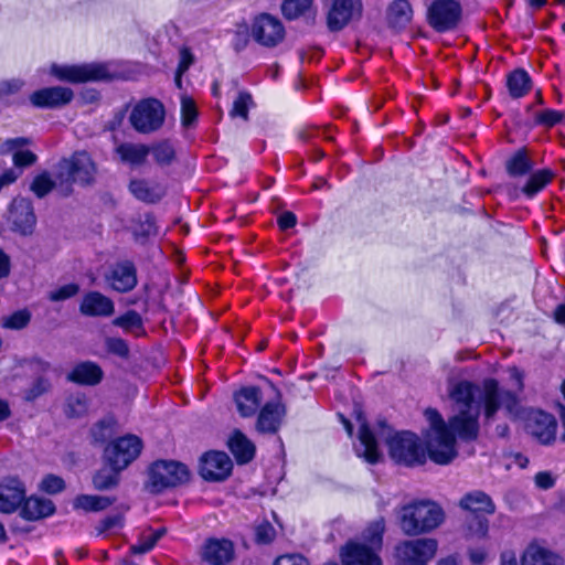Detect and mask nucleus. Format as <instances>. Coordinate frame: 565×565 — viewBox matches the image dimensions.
<instances>
[{
    "label": "nucleus",
    "instance_id": "1",
    "mask_svg": "<svg viewBox=\"0 0 565 565\" xmlns=\"http://www.w3.org/2000/svg\"><path fill=\"white\" fill-rule=\"evenodd\" d=\"M398 526L407 536H418L437 529L445 520V512L431 500H413L398 512Z\"/></svg>",
    "mask_w": 565,
    "mask_h": 565
},
{
    "label": "nucleus",
    "instance_id": "2",
    "mask_svg": "<svg viewBox=\"0 0 565 565\" xmlns=\"http://www.w3.org/2000/svg\"><path fill=\"white\" fill-rule=\"evenodd\" d=\"M391 460L405 468L422 467L430 460V446L412 430H397L386 438Z\"/></svg>",
    "mask_w": 565,
    "mask_h": 565
},
{
    "label": "nucleus",
    "instance_id": "3",
    "mask_svg": "<svg viewBox=\"0 0 565 565\" xmlns=\"http://www.w3.org/2000/svg\"><path fill=\"white\" fill-rule=\"evenodd\" d=\"M429 428L423 431V438L430 446V461L439 466L449 465L458 455L454 431L438 412L428 407L425 411Z\"/></svg>",
    "mask_w": 565,
    "mask_h": 565
},
{
    "label": "nucleus",
    "instance_id": "4",
    "mask_svg": "<svg viewBox=\"0 0 565 565\" xmlns=\"http://www.w3.org/2000/svg\"><path fill=\"white\" fill-rule=\"evenodd\" d=\"M96 168L89 154L85 151L74 152L70 158H62L57 163L56 179L63 196L73 193L74 183L82 186L95 182Z\"/></svg>",
    "mask_w": 565,
    "mask_h": 565
},
{
    "label": "nucleus",
    "instance_id": "5",
    "mask_svg": "<svg viewBox=\"0 0 565 565\" xmlns=\"http://www.w3.org/2000/svg\"><path fill=\"white\" fill-rule=\"evenodd\" d=\"M191 479L189 467L178 460L158 459L149 466L148 484L152 493H161L188 483Z\"/></svg>",
    "mask_w": 565,
    "mask_h": 565
},
{
    "label": "nucleus",
    "instance_id": "6",
    "mask_svg": "<svg viewBox=\"0 0 565 565\" xmlns=\"http://www.w3.org/2000/svg\"><path fill=\"white\" fill-rule=\"evenodd\" d=\"M143 441L134 434L115 437L103 448L102 462L126 470L141 454Z\"/></svg>",
    "mask_w": 565,
    "mask_h": 565
},
{
    "label": "nucleus",
    "instance_id": "7",
    "mask_svg": "<svg viewBox=\"0 0 565 565\" xmlns=\"http://www.w3.org/2000/svg\"><path fill=\"white\" fill-rule=\"evenodd\" d=\"M438 550L436 539L404 540L394 547V565H429Z\"/></svg>",
    "mask_w": 565,
    "mask_h": 565
},
{
    "label": "nucleus",
    "instance_id": "8",
    "mask_svg": "<svg viewBox=\"0 0 565 565\" xmlns=\"http://www.w3.org/2000/svg\"><path fill=\"white\" fill-rule=\"evenodd\" d=\"M51 74L57 79L72 83L84 84L88 82H110L114 75L103 63H85L73 65L51 66Z\"/></svg>",
    "mask_w": 565,
    "mask_h": 565
},
{
    "label": "nucleus",
    "instance_id": "9",
    "mask_svg": "<svg viewBox=\"0 0 565 565\" xmlns=\"http://www.w3.org/2000/svg\"><path fill=\"white\" fill-rule=\"evenodd\" d=\"M461 19L462 7L458 0H433L426 11V22L437 33L456 30Z\"/></svg>",
    "mask_w": 565,
    "mask_h": 565
},
{
    "label": "nucleus",
    "instance_id": "10",
    "mask_svg": "<svg viewBox=\"0 0 565 565\" xmlns=\"http://www.w3.org/2000/svg\"><path fill=\"white\" fill-rule=\"evenodd\" d=\"M166 110L161 100L148 97L139 100L132 108L129 120L134 129L149 134L160 129L164 122Z\"/></svg>",
    "mask_w": 565,
    "mask_h": 565
},
{
    "label": "nucleus",
    "instance_id": "11",
    "mask_svg": "<svg viewBox=\"0 0 565 565\" xmlns=\"http://www.w3.org/2000/svg\"><path fill=\"white\" fill-rule=\"evenodd\" d=\"M260 379L275 392L276 401L266 402L259 409L256 419V429L260 434L275 435L279 431L287 415V407L281 402V392L267 376Z\"/></svg>",
    "mask_w": 565,
    "mask_h": 565
},
{
    "label": "nucleus",
    "instance_id": "12",
    "mask_svg": "<svg viewBox=\"0 0 565 565\" xmlns=\"http://www.w3.org/2000/svg\"><path fill=\"white\" fill-rule=\"evenodd\" d=\"M250 35L257 44L271 49L285 40L286 29L277 17L260 12L252 20Z\"/></svg>",
    "mask_w": 565,
    "mask_h": 565
},
{
    "label": "nucleus",
    "instance_id": "13",
    "mask_svg": "<svg viewBox=\"0 0 565 565\" xmlns=\"http://www.w3.org/2000/svg\"><path fill=\"white\" fill-rule=\"evenodd\" d=\"M36 215L33 202L23 196H15L8 206L7 222L11 232L28 237L36 227Z\"/></svg>",
    "mask_w": 565,
    "mask_h": 565
},
{
    "label": "nucleus",
    "instance_id": "14",
    "mask_svg": "<svg viewBox=\"0 0 565 565\" xmlns=\"http://www.w3.org/2000/svg\"><path fill=\"white\" fill-rule=\"evenodd\" d=\"M322 3L327 29L332 33L342 31L355 17L362 14V0H322Z\"/></svg>",
    "mask_w": 565,
    "mask_h": 565
},
{
    "label": "nucleus",
    "instance_id": "15",
    "mask_svg": "<svg viewBox=\"0 0 565 565\" xmlns=\"http://www.w3.org/2000/svg\"><path fill=\"white\" fill-rule=\"evenodd\" d=\"M233 470V463L226 452L209 450L199 462V475L205 481L220 482L227 479Z\"/></svg>",
    "mask_w": 565,
    "mask_h": 565
},
{
    "label": "nucleus",
    "instance_id": "16",
    "mask_svg": "<svg viewBox=\"0 0 565 565\" xmlns=\"http://www.w3.org/2000/svg\"><path fill=\"white\" fill-rule=\"evenodd\" d=\"M107 286L119 294H127L138 285V271L130 259L115 263L105 275Z\"/></svg>",
    "mask_w": 565,
    "mask_h": 565
},
{
    "label": "nucleus",
    "instance_id": "17",
    "mask_svg": "<svg viewBox=\"0 0 565 565\" xmlns=\"http://www.w3.org/2000/svg\"><path fill=\"white\" fill-rule=\"evenodd\" d=\"M74 98L70 87L51 86L34 90L29 99L39 109H56L68 105Z\"/></svg>",
    "mask_w": 565,
    "mask_h": 565
},
{
    "label": "nucleus",
    "instance_id": "18",
    "mask_svg": "<svg viewBox=\"0 0 565 565\" xmlns=\"http://www.w3.org/2000/svg\"><path fill=\"white\" fill-rule=\"evenodd\" d=\"M526 426L531 435L543 445H551L556 439V418L545 411H534L529 416Z\"/></svg>",
    "mask_w": 565,
    "mask_h": 565
},
{
    "label": "nucleus",
    "instance_id": "19",
    "mask_svg": "<svg viewBox=\"0 0 565 565\" xmlns=\"http://www.w3.org/2000/svg\"><path fill=\"white\" fill-rule=\"evenodd\" d=\"M25 499V488L18 477H7L0 483V512L13 513Z\"/></svg>",
    "mask_w": 565,
    "mask_h": 565
},
{
    "label": "nucleus",
    "instance_id": "20",
    "mask_svg": "<svg viewBox=\"0 0 565 565\" xmlns=\"http://www.w3.org/2000/svg\"><path fill=\"white\" fill-rule=\"evenodd\" d=\"M234 556V544L228 539L210 537L202 546V561L209 565H226Z\"/></svg>",
    "mask_w": 565,
    "mask_h": 565
},
{
    "label": "nucleus",
    "instance_id": "21",
    "mask_svg": "<svg viewBox=\"0 0 565 565\" xmlns=\"http://www.w3.org/2000/svg\"><path fill=\"white\" fill-rule=\"evenodd\" d=\"M343 565H383L380 555L371 546L349 541L341 550Z\"/></svg>",
    "mask_w": 565,
    "mask_h": 565
},
{
    "label": "nucleus",
    "instance_id": "22",
    "mask_svg": "<svg viewBox=\"0 0 565 565\" xmlns=\"http://www.w3.org/2000/svg\"><path fill=\"white\" fill-rule=\"evenodd\" d=\"M79 312L85 317H110L115 312V303L100 291L90 290L83 296Z\"/></svg>",
    "mask_w": 565,
    "mask_h": 565
},
{
    "label": "nucleus",
    "instance_id": "23",
    "mask_svg": "<svg viewBox=\"0 0 565 565\" xmlns=\"http://www.w3.org/2000/svg\"><path fill=\"white\" fill-rule=\"evenodd\" d=\"M237 413L243 418L253 417L262 407L263 392L259 386H242L233 394Z\"/></svg>",
    "mask_w": 565,
    "mask_h": 565
},
{
    "label": "nucleus",
    "instance_id": "24",
    "mask_svg": "<svg viewBox=\"0 0 565 565\" xmlns=\"http://www.w3.org/2000/svg\"><path fill=\"white\" fill-rule=\"evenodd\" d=\"M414 17V10L408 0H393L385 12L387 28L395 33L406 30Z\"/></svg>",
    "mask_w": 565,
    "mask_h": 565
},
{
    "label": "nucleus",
    "instance_id": "25",
    "mask_svg": "<svg viewBox=\"0 0 565 565\" xmlns=\"http://www.w3.org/2000/svg\"><path fill=\"white\" fill-rule=\"evenodd\" d=\"M104 379V371L97 362L82 361L68 372L66 380L82 386H95Z\"/></svg>",
    "mask_w": 565,
    "mask_h": 565
},
{
    "label": "nucleus",
    "instance_id": "26",
    "mask_svg": "<svg viewBox=\"0 0 565 565\" xmlns=\"http://www.w3.org/2000/svg\"><path fill=\"white\" fill-rule=\"evenodd\" d=\"M449 428L465 441H473L479 435L478 416L470 414V411L460 409L457 415L449 418Z\"/></svg>",
    "mask_w": 565,
    "mask_h": 565
},
{
    "label": "nucleus",
    "instance_id": "27",
    "mask_svg": "<svg viewBox=\"0 0 565 565\" xmlns=\"http://www.w3.org/2000/svg\"><path fill=\"white\" fill-rule=\"evenodd\" d=\"M315 0H284L280 6L281 14L287 21H295L303 18L305 23L313 26L317 22V9L313 8Z\"/></svg>",
    "mask_w": 565,
    "mask_h": 565
},
{
    "label": "nucleus",
    "instance_id": "28",
    "mask_svg": "<svg viewBox=\"0 0 565 565\" xmlns=\"http://www.w3.org/2000/svg\"><path fill=\"white\" fill-rule=\"evenodd\" d=\"M227 448L233 455L237 465L250 462L256 455L254 443L241 430L234 429L227 440Z\"/></svg>",
    "mask_w": 565,
    "mask_h": 565
},
{
    "label": "nucleus",
    "instance_id": "29",
    "mask_svg": "<svg viewBox=\"0 0 565 565\" xmlns=\"http://www.w3.org/2000/svg\"><path fill=\"white\" fill-rule=\"evenodd\" d=\"M131 195L146 204H157L166 196V189L160 183L150 184L145 179H131L128 183Z\"/></svg>",
    "mask_w": 565,
    "mask_h": 565
},
{
    "label": "nucleus",
    "instance_id": "30",
    "mask_svg": "<svg viewBox=\"0 0 565 565\" xmlns=\"http://www.w3.org/2000/svg\"><path fill=\"white\" fill-rule=\"evenodd\" d=\"M56 507L52 500L30 497L24 499L20 508V516L25 521H38L53 515Z\"/></svg>",
    "mask_w": 565,
    "mask_h": 565
},
{
    "label": "nucleus",
    "instance_id": "31",
    "mask_svg": "<svg viewBox=\"0 0 565 565\" xmlns=\"http://www.w3.org/2000/svg\"><path fill=\"white\" fill-rule=\"evenodd\" d=\"M502 390H500L499 381L494 377H487L482 381L481 401L483 405V415L487 419H491L501 408Z\"/></svg>",
    "mask_w": 565,
    "mask_h": 565
},
{
    "label": "nucleus",
    "instance_id": "32",
    "mask_svg": "<svg viewBox=\"0 0 565 565\" xmlns=\"http://www.w3.org/2000/svg\"><path fill=\"white\" fill-rule=\"evenodd\" d=\"M460 507L475 514L491 515L495 512V504L491 497L481 490H475L466 493L460 500Z\"/></svg>",
    "mask_w": 565,
    "mask_h": 565
},
{
    "label": "nucleus",
    "instance_id": "33",
    "mask_svg": "<svg viewBox=\"0 0 565 565\" xmlns=\"http://www.w3.org/2000/svg\"><path fill=\"white\" fill-rule=\"evenodd\" d=\"M562 558L551 550L531 542L522 553L521 565H561Z\"/></svg>",
    "mask_w": 565,
    "mask_h": 565
},
{
    "label": "nucleus",
    "instance_id": "34",
    "mask_svg": "<svg viewBox=\"0 0 565 565\" xmlns=\"http://www.w3.org/2000/svg\"><path fill=\"white\" fill-rule=\"evenodd\" d=\"M118 422L113 414H108L94 423L89 429L90 444L94 447H105L113 439Z\"/></svg>",
    "mask_w": 565,
    "mask_h": 565
},
{
    "label": "nucleus",
    "instance_id": "35",
    "mask_svg": "<svg viewBox=\"0 0 565 565\" xmlns=\"http://www.w3.org/2000/svg\"><path fill=\"white\" fill-rule=\"evenodd\" d=\"M359 440L364 448L360 456L367 463L376 465L381 460L382 454L379 449L376 437L365 419H363L359 427Z\"/></svg>",
    "mask_w": 565,
    "mask_h": 565
},
{
    "label": "nucleus",
    "instance_id": "36",
    "mask_svg": "<svg viewBox=\"0 0 565 565\" xmlns=\"http://www.w3.org/2000/svg\"><path fill=\"white\" fill-rule=\"evenodd\" d=\"M116 153L121 162L140 167L146 163L150 147L145 143L121 142L116 147Z\"/></svg>",
    "mask_w": 565,
    "mask_h": 565
},
{
    "label": "nucleus",
    "instance_id": "37",
    "mask_svg": "<svg viewBox=\"0 0 565 565\" xmlns=\"http://www.w3.org/2000/svg\"><path fill=\"white\" fill-rule=\"evenodd\" d=\"M115 501L116 497L81 493L74 498L72 507L73 510L85 513L100 512L113 505Z\"/></svg>",
    "mask_w": 565,
    "mask_h": 565
},
{
    "label": "nucleus",
    "instance_id": "38",
    "mask_svg": "<svg viewBox=\"0 0 565 565\" xmlns=\"http://www.w3.org/2000/svg\"><path fill=\"white\" fill-rule=\"evenodd\" d=\"M532 78L524 68H515L507 75V88L513 99L526 96L532 89Z\"/></svg>",
    "mask_w": 565,
    "mask_h": 565
},
{
    "label": "nucleus",
    "instance_id": "39",
    "mask_svg": "<svg viewBox=\"0 0 565 565\" xmlns=\"http://www.w3.org/2000/svg\"><path fill=\"white\" fill-rule=\"evenodd\" d=\"M555 172L550 168H543L530 174L521 191L527 200L534 199L554 179Z\"/></svg>",
    "mask_w": 565,
    "mask_h": 565
},
{
    "label": "nucleus",
    "instance_id": "40",
    "mask_svg": "<svg viewBox=\"0 0 565 565\" xmlns=\"http://www.w3.org/2000/svg\"><path fill=\"white\" fill-rule=\"evenodd\" d=\"M121 470L115 466L104 465L92 476V484L97 491L116 489L121 479Z\"/></svg>",
    "mask_w": 565,
    "mask_h": 565
},
{
    "label": "nucleus",
    "instance_id": "41",
    "mask_svg": "<svg viewBox=\"0 0 565 565\" xmlns=\"http://www.w3.org/2000/svg\"><path fill=\"white\" fill-rule=\"evenodd\" d=\"M478 392L479 387L476 383L462 380L452 386L449 396L456 404L462 407L461 409L470 411L475 404Z\"/></svg>",
    "mask_w": 565,
    "mask_h": 565
},
{
    "label": "nucleus",
    "instance_id": "42",
    "mask_svg": "<svg viewBox=\"0 0 565 565\" xmlns=\"http://www.w3.org/2000/svg\"><path fill=\"white\" fill-rule=\"evenodd\" d=\"M132 223L135 225L132 228L134 239L141 245L148 243L150 237L157 236L159 233L157 220L152 212H147L143 217L132 220Z\"/></svg>",
    "mask_w": 565,
    "mask_h": 565
},
{
    "label": "nucleus",
    "instance_id": "43",
    "mask_svg": "<svg viewBox=\"0 0 565 565\" xmlns=\"http://www.w3.org/2000/svg\"><path fill=\"white\" fill-rule=\"evenodd\" d=\"M533 169V161L529 157L527 149L522 147L514 151L505 161V171L512 178L529 174Z\"/></svg>",
    "mask_w": 565,
    "mask_h": 565
},
{
    "label": "nucleus",
    "instance_id": "44",
    "mask_svg": "<svg viewBox=\"0 0 565 565\" xmlns=\"http://www.w3.org/2000/svg\"><path fill=\"white\" fill-rule=\"evenodd\" d=\"M150 147V153L158 166H170L177 158L175 149L168 139H163Z\"/></svg>",
    "mask_w": 565,
    "mask_h": 565
},
{
    "label": "nucleus",
    "instance_id": "45",
    "mask_svg": "<svg viewBox=\"0 0 565 565\" xmlns=\"http://www.w3.org/2000/svg\"><path fill=\"white\" fill-rule=\"evenodd\" d=\"M57 185L58 181L53 180L50 173L44 170L33 178L30 184V190L38 199H43L50 194Z\"/></svg>",
    "mask_w": 565,
    "mask_h": 565
},
{
    "label": "nucleus",
    "instance_id": "46",
    "mask_svg": "<svg viewBox=\"0 0 565 565\" xmlns=\"http://www.w3.org/2000/svg\"><path fill=\"white\" fill-rule=\"evenodd\" d=\"M565 119V113L553 108H546L534 116V125L551 129Z\"/></svg>",
    "mask_w": 565,
    "mask_h": 565
},
{
    "label": "nucleus",
    "instance_id": "47",
    "mask_svg": "<svg viewBox=\"0 0 565 565\" xmlns=\"http://www.w3.org/2000/svg\"><path fill=\"white\" fill-rule=\"evenodd\" d=\"M65 416L67 418H82L88 413V401L84 394L70 396L66 399Z\"/></svg>",
    "mask_w": 565,
    "mask_h": 565
},
{
    "label": "nucleus",
    "instance_id": "48",
    "mask_svg": "<svg viewBox=\"0 0 565 565\" xmlns=\"http://www.w3.org/2000/svg\"><path fill=\"white\" fill-rule=\"evenodd\" d=\"M113 324L121 328L124 331H130L132 329H141L143 327V320L138 311L129 309L122 315L116 317L113 320Z\"/></svg>",
    "mask_w": 565,
    "mask_h": 565
},
{
    "label": "nucleus",
    "instance_id": "49",
    "mask_svg": "<svg viewBox=\"0 0 565 565\" xmlns=\"http://www.w3.org/2000/svg\"><path fill=\"white\" fill-rule=\"evenodd\" d=\"M253 97L247 90L238 93L237 97L233 103V107L230 110V115L233 117H239L243 119L248 118L249 107L253 105Z\"/></svg>",
    "mask_w": 565,
    "mask_h": 565
},
{
    "label": "nucleus",
    "instance_id": "50",
    "mask_svg": "<svg viewBox=\"0 0 565 565\" xmlns=\"http://www.w3.org/2000/svg\"><path fill=\"white\" fill-rule=\"evenodd\" d=\"M199 111L194 99L183 96L181 99V124L183 127H191L198 120Z\"/></svg>",
    "mask_w": 565,
    "mask_h": 565
},
{
    "label": "nucleus",
    "instance_id": "51",
    "mask_svg": "<svg viewBox=\"0 0 565 565\" xmlns=\"http://www.w3.org/2000/svg\"><path fill=\"white\" fill-rule=\"evenodd\" d=\"M105 348L109 354L127 360L130 356L128 342L120 337H108L105 340Z\"/></svg>",
    "mask_w": 565,
    "mask_h": 565
},
{
    "label": "nucleus",
    "instance_id": "52",
    "mask_svg": "<svg viewBox=\"0 0 565 565\" xmlns=\"http://www.w3.org/2000/svg\"><path fill=\"white\" fill-rule=\"evenodd\" d=\"M31 321V313L28 309H20L9 315L2 326L11 330H21Z\"/></svg>",
    "mask_w": 565,
    "mask_h": 565
},
{
    "label": "nucleus",
    "instance_id": "53",
    "mask_svg": "<svg viewBox=\"0 0 565 565\" xmlns=\"http://www.w3.org/2000/svg\"><path fill=\"white\" fill-rule=\"evenodd\" d=\"M79 285L76 282H68L63 286L57 287L54 290H51L47 294V299L52 302L64 301L75 297L79 292Z\"/></svg>",
    "mask_w": 565,
    "mask_h": 565
},
{
    "label": "nucleus",
    "instance_id": "54",
    "mask_svg": "<svg viewBox=\"0 0 565 565\" xmlns=\"http://www.w3.org/2000/svg\"><path fill=\"white\" fill-rule=\"evenodd\" d=\"M66 488L64 479L57 475L47 473L41 482V490L47 494L54 495L61 493Z\"/></svg>",
    "mask_w": 565,
    "mask_h": 565
},
{
    "label": "nucleus",
    "instance_id": "55",
    "mask_svg": "<svg viewBox=\"0 0 565 565\" xmlns=\"http://www.w3.org/2000/svg\"><path fill=\"white\" fill-rule=\"evenodd\" d=\"M125 526V518L121 513L106 515L95 526L97 535L109 532L113 529H122Z\"/></svg>",
    "mask_w": 565,
    "mask_h": 565
},
{
    "label": "nucleus",
    "instance_id": "56",
    "mask_svg": "<svg viewBox=\"0 0 565 565\" xmlns=\"http://www.w3.org/2000/svg\"><path fill=\"white\" fill-rule=\"evenodd\" d=\"M385 533V520L383 516L372 521L366 529V540L375 545H381Z\"/></svg>",
    "mask_w": 565,
    "mask_h": 565
},
{
    "label": "nucleus",
    "instance_id": "57",
    "mask_svg": "<svg viewBox=\"0 0 565 565\" xmlns=\"http://www.w3.org/2000/svg\"><path fill=\"white\" fill-rule=\"evenodd\" d=\"M50 387V381L43 376H39L32 382L31 386L25 391L24 398L28 402H33L43 394H45L46 392H49Z\"/></svg>",
    "mask_w": 565,
    "mask_h": 565
},
{
    "label": "nucleus",
    "instance_id": "58",
    "mask_svg": "<svg viewBox=\"0 0 565 565\" xmlns=\"http://www.w3.org/2000/svg\"><path fill=\"white\" fill-rule=\"evenodd\" d=\"M38 161V156L29 150H17L12 153V162L15 168L24 169L35 164Z\"/></svg>",
    "mask_w": 565,
    "mask_h": 565
},
{
    "label": "nucleus",
    "instance_id": "59",
    "mask_svg": "<svg viewBox=\"0 0 565 565\" xmlns=\"http://www.w3.org/2000/svg\"><path fill=\"white\" fill-rule=\"evenodd\" d=\"M275 537L276 531L268 521H264L256 526L255 541L258 544H270L275 540Z\"/></svg>",
    "mask_w": 565,
    "mask_h": 565
},
{
    "label": "nucleus",
    "instance_id": "60",
    "mask_svg": "<svg viewBox=\"0 0 565 565\" xmlns=\"http://www.w3.org/2000/svg\"><path fill=\"white\" fill-rule=\"evenodd\" d=\"M24 86L20 78L4 79L0 82V100H7L10 96L18 94Z\"/></svg>",
    "mask_w": 565,
    "mask_h": 565
},
{
    "label": "nucleus",
    "instance_id": "61",
    "mask_svg": "<svg viewBox=\"0 0 565 565\" xmlns=\"http://www.w3.org/2000/svg\"><path fill=\"white\" fill-rule=\"evenodd\" d=\"M501 406L504 407L508 414L518 415L520 413V398L516 393L510 390H502Z\"/></svg>",
    "mask_w": 565,
    "mask_h": 565
},
{
    "label": "nucleus",
    "instance_id": "62",
    "mask_svg": "<svg viewBox=\"0 0 565 565\" xmlns=\"http://www.w3.org/2000/svg\"><path fill=\"white\" fill-rule=\"evenodd\" d=\"M274 565H310V562L302 554L291 553L278 556Z\"/></svg>",
    "mask_w": 565,
    "mask_h": 565
},
{
    "label": "nucleus",
    "instance_id": "63",
    "mask_svg": "<svg viewBox=\"0 0 565 565\" xmlns=\"http://www.w3.org/2000/svg\"><path fill=\"white\" fill-rule=\"evenodd\" d=\"M277 225L282 232L291 230L297 225V215L292 211H284L277 216Z\"/></svg>",
    "mask_w": 565,
    "mask_h": 565
},
{
    "label": "nucleus",
    "instance_id": "64",
    "mask_svg": "<svg viewBox=\"0 0 565 565\" xmlns=\"http://www.w3.org/2000/svg\"><path fill=\"white\" fill-rule=\"evenodd\" d=\"M534 483L539 489L548 490L555 486L556 479L550 471H539L534 476Z\"/></svg>",
    "mask_w": 565,
    "mask_h": 565
}]
</instances>
